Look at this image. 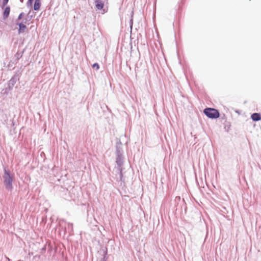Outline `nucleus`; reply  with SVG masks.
<instances>
[{"mask_svg": "<svg viewBox=\"0 0 261 261\" xmlns=\"http://www.w3.org/2000/svg\"><path fill=\"white\" fill-rule=\"evenodd\" d=\"M4 174L3 175L4 178V184L5 188L9 191H11L13 189L12 182L13 181V175L11 173L9 170L4 168Z\"/></svg>", "mask_w": 261, "mask_h": 261, "instance_id": "nucleus-1", "label": "nucleus"}, {"mask_svg": "<svg viewBox=\"0 0 261 261\" xmlns=\"http://www.w3.org/2000/svg\"><path fill=\"white\" fill-rule=\"evenodd\" d=\"M116 163L117 166L115 169L119 174V177L117 178H119L120 181H122L123 175L122 166L124 163V158L123 156V154H116Z\"/></svg>", "mask_w": 261, "mask_h": 261, "instance_id": "nucleus-2", "label": "nucleus"}, {"mask_svg": "<svg viewBox=\"0 0 261 261\" xmlns=\"http://www.w3.org/2000/svg\"><path fill=\"white\" fill-rule=\"evenodd\" d=\"M203 113L208 118L211 119H217L220 117L219 111L214 108H205L203 110Z\"/></svg>", "mask_w": 261, "mask_h": 261, "instance_id": "nucleus-3", "label": "nucleus"}, {"mask_svg": "<svg viewBox=\"0 0 261 261\" xmlns=\"http://www.w3.org/2000/svg\"><path fill=\"white\" fill-rule=\"evenodd\" d=\"M19 80V74L16 73L14 75L12 78L9 81L8 84V87L9 90L12 89L13 86L16 83L17 81Z\"/></svg>", "mask_w": 261, "mask_h": 261, "instance_id": "nucleus-4", "label": "nucleus"}, {"mask_svg": "<svg viewBox=\"0 0 261 261\" xmlns=\"http://www.w3.org/2000/svg\"><path fill=\"white\" fill-rule=\"evenodd\" d=\"M116 154H123L122 144L120 141L116 143Z\"/></svg>", "mask_w": 261, "mask_h": 261, "instance_id": "nucleus-5", "label": "nucleus"}, {"mask_svg": "<svg viewBox=\"0 0 261 261\" xmlns=\"http://www.w3.org/2000/svg\"><path fill=\"white\" fill-rule=\"evenodd\" d=\"M251 118L253 121H258L261 120V114L257 113H253L251 115Z\"/></svg>", "mask_w": 261, "mask_h": 261, "instance_id": "nucleus-6", "label": "nucleus"}, {"mask_svg": "<svg viewBox=\"0 0 261 261\" xmlns=\"http://www.w3.org/2000/svg\"><path fill=\"white\" fill-rule=\"evenodd\" d=\"M95 7L97 9L99 10H101L104 7V3L100 0H95Z\"/></svg>", "mask_w": 261, "mask_h": 261, "instance_id": "nucleus-7", "label": "nucleus"}, {"mask_svg": "<svg viewBox=\"0 0 261 261\" xmlns=\"http://www.w3.org/2000/svg\"><path fill=\"white\" fill-rule=\"evenodd\" d=\"M17 24L19 26L18 33H23L24 32V30L27 28L26 25L22 22L17 23Z\"/></svg>", "mask_w": 261, "mask_h": 261, "instance_id": "nucleus-8", "label": "nucleus"}, {"mask_svg": "<svg viewBox=\"0 0 261 261\" xmlns=\"http://www.w3.org/2000/svg\"><path fill=\"white\" fill-rule=\"evenodd\" d=\"M10 12V8L9 6H7L3 12V18L6 19L9 15Z\"/></svg>", "mask_w": 261, "mask_h": 261, "instance_id": "nucleus-9", "label": "nucleus"}, {"mask_svg": "<svg viewBox=\"0 0 261 261\" xmlns=\"http://www.w3.org/2000/svg\"><path fill=\"white\" fill-rule=\"evenodd\" d=\"M25 51V49H23L21 51H17L15 55V62L17 63L18 61L22 57L23 54Z\"/></svg>", "mask_w": 261, "mask_h": 261, "instance_id": "nucleus-10", "label": "nucleus"}, {"mask_svg": "<svg viewBox=\"0 0 261 261\" xmlns=\"http://www.w3.org/2000/svg\"><path fill=\"white\" fill-rule=\"evenodd\" d=\"M41 6V2L40 0H35L33 6V9L35 11H38L39 10Z\"/></svg>", "mask_w": 261, "mask_h": 261, "instance_id": "nucleus-11", "label": "nucleus"}, {"mask_svg": "<svg viewBox=\"0 0 261 261\" xmlns=\"http://www.w3.org/2000/svg\"><path fill=\"white\" fill-rule=\"evenodd\" d=\"M67 228L69 233L71 232L73 230L72 223H68L67 224Z\"/></svg>", "mask_w": 261, "mask_h": 261, "instance_id": "nucleus-12", "label": "nucleus"}, {"mask_svg": "<svg viewBox=\"0 0 261 261\" xmlns=\"http://www.w3.org/2000/svg\"><path fill=\"white\" fill-rule=\"evenodd\" d=\"M93 68H95L97 70H98L99 68V65L98 63H95L92 65Z\"/></svg>", "mask_w": 261, "mask_h": 261, "instance_id": "nucleus-13", "label": "nucleus"}, {"mask_svg": "<svg viewBox=\"0 0 261 261\" xmlns=\"http://www.w3.org/2000/svg\"><path fill=\"white\" fill-rule=\"evenodd\" d=\"M34 0H28L27 2V6L28 7H31L32 5V3Z\"/></svg>", "mask_w": 261, "mask_h": 261, "instance_id": "nucleus-14", "label": "nucleus"}, {"mask_svg": "<svg viewBox=\"0 0 261 261\" xmlns=\"http://www.w3.org/2000/svg\"><path fill=\"white\" fill-rule=\"evenodd\" d=\"M9 0H3L2 8H3L8 3Z\"/></svg>", "mask_w": 261, "mask_h": 261, "instance_id": "nucleus-15", "label": "nucleus"}, {"mask_svg": "<svg viewBox=\"0 0 261 261\" xmlns=\"http://www.w3.org/2000/svg\"><path fill=\"white\" fill-rule=\"evenodd\" d=\"M23 16H24V13L23 12L20 13L17 18V20L21 19Z\"/></svg>", "mask_w": 261, "mask_h": 261, "instance_id": "nucleus-16", "label": "nucleus"}, {"mask_svg": "<svg viewBox=\"0 0 261 261\" xmlns=\"http://www.w3.org/2000/svg\"><path fill=\"white\" fill-rule=\"evenodd\" d=\"M130 27H132V25H133V19H132L130 20Z\"/></svg>", "mask_w": 261, "mask_h": 261, "instance_id": "nucleus-17", "label": "nucleus"}, {"mask_svg": "<svg viewBox=\"0 0 261 261\" xmlns=\"http://www.w3.org/2000/svg\"><path fill=\"white\" fill-rule=\"evenodd\" d=\"M106 12H107V10H105V9H103V10H102V14H104V13H106Z\"/></svg>", "mask_w": 261, "mask_h": 261, "instance_id": "nucleus-18", "label": "nucleus"}, {"mask_svg": "<svg viewBox=\"0 0 261 261\" xmlns=\"http://www.w3.org/2000/svg\"><path fill=\"white\" fill-rule=\"evenodd\" d=\"M65 231H66V227L65 228Z\"/></svg>", "mask_w": 261, "mask_h": 261, "instance_id": "nucleus-19", "label": "nucleus"}]
</instances>
